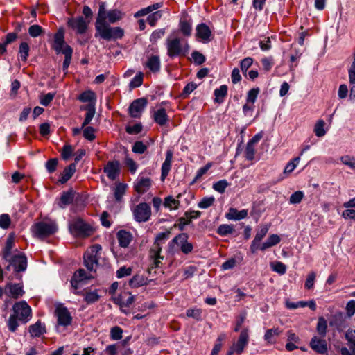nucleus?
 I'll use <instances>...</instances> for the list:
<instances>
[{
    "label": "nucleus",
    "mask_w": 355,
    "mask_h": 355,
    "mask_svg": "<svg viewBox=\"0 0 355 355\" xmlns=\"http://www.w3.org/2000/svg\"><path fill=\"white\" fill-rule=\"evenodd\" d=\"M124 13L118 9L107 10L105 3L101 2L95 22V37L110 41L121 39L124 31L121 27H111L109 24H114L123 19Z\"/></svg>",
    "instance_id": "nucleus-1"
},
{
    "label": "nucleus",
    "mask_w": 355,
    "mask_h": 355,
    "mask_svg": "<svg viewBox=\"0 0 355 355\" xmlns=\"http://www.w3.org/2000/svg\"><path fill=\"white\" fill-rule=\"evenodd\" d=\"M13 313L10 315L8 320V329L14 332L17 330L19 323H27L32 318V310L31 306L24 300L15 303L12 306Z\"/></svg>",
    "instance_id": "nucleus-2"
},
{
    "label": "nucleus",
    "mask_w": 355,
    "mask_h": 355,
    "mask_svg": "<svg viewBox=\"0 0 355 355\" xmlns=\"http://www.w3.org/2000/svg\"><path fill=\"white\" fill-rule=\"evenodd\" d=\"M102 248L95 244L88 249L84 254V264L89 271H95L98 266Z\"/></svg>",
    "instance_id": "nucleus-3"
},
{
    "label": "nucleus",
    "mask_w": 355,
    "mask_h": 355,
    "mask_svg": "<svg viewBox=\"0 0 355 355\" xmlns=\"http://www.w3.org/2000/svg\"><path fill=\"white\" fill-rule=\"evenodd\" d=\"M170 234V231H166L164 232H160L156 236L155 241L150 251V256L153 259V265L156 268L159 266L161 260L164 259V257L160 255L162 251L160 242L168 239Z\"/></svg>",
    "instance_id": "nucleus-4"
},
{
    "label": "nucleus",
    "mask_w": 355,
    "mask_h": 355,
    "mask_svg": "<svg viewBox=\"0 0 355 355\" xmlns=\"http://www.w3.org/2000/svg\"><path fill=\"white\" fill-rule=\"evenodd\" d=\"M69 230L71 234L80 237L88 236L93 232L92 227L80 218H74L70 222Z\"/></svg>",
    "instance_id": "nucleus-5"
},
{
    "label": "nucleus",
    "mask_w": 355,
    "mask_h": 355,
    "mask_svg": "<svg viewBox=\"0 0 355 355\" xmlns=\"http://www.w3.org/2000/svg\"><path fill=\"white\" fill-rule=\"evenodd\" d=\"M57 231V226L53 222H40L33 227V234L40 239L45 238Z\"/></svg>",
    "instance_id": "nucleus-6"
},
{
    "label": "nucleus",
    "mask_w": 355,
    "mask_h": 355,
    "mask_svg": "<svg viewBox=\"0 0 355 355\" xmlns=\"http://www.w3.org/2000/svg\"><path fill=\"white\" fill-rule=\"evenodd\" d=\"M249 340V329L244 328L241 331L237 340L232 343L230 350L238 355L241 354L245 348L248 346Z\"/></svg>",
    "instance_id": "nucleus-7"
},
{
    "label": "nucleus",
    "mask_w": 355,
    "mask_h": 355,
    "mask_svg": "<svg viewBox=\"0 0 355 355\" xmlns=\"http://www.w3.org/2000/svg\"><path fill=\"white\" fill-rule=\"evenodd\" d=\"M166 47L168 55L171 58L184 55L189 49L188 44H186L184 47L182 46L179 38L168 39Z\"/></svg>",
    "instance_id": "nucleus-8"
},
{
    "label": "nucleus",
    "mask_w": 355,
    "mask_h": 355,
    "mask_svg": "<svg viewBox=\"0 0 355 355\" xmlns=\"http://www.w3.org/2000/svg\"><path fill=\"white\" fill-rule=\"evenodd\" d=\"M55 315L57 317L56 329L60 331L61 327H66L71 324L72 317L68 309L63 306H58L55 309Z\"/></svg>",
    "instance_id": "nucleus-9"
},
{
    "label": "nucleus",
    "mask_w": 355,
    "mask_h": 355,
    "mask_svg": "<svg viewBox=\"0 0 355 355\" xmlns=\"http://www.w3.org/2000/svg\"><path fill=\"white\" fill-rule=\"evenodd\" d=\"M175 245L180 246L181 251L186 254L190 253L193 248L192 243L188 242V235L185 233L177 235L169 243L171 248H173Z\"/></svg>",
    "instance_id": "nucleus-10"
},
{
    "label": "nucleus",
    "mask_w": 355,
    "mask_h": 355,
    "mask_svg": "<svg viewBox=\"0 0 355 355\" xmlns=\"http://www.w3.org/2000/svg\"><path fill=\"white\" fill-rule=\"evenodd\" d=\"M16 272H24L27 268V258L22 252H17L7 260Z\"/></svg>",
    "instance_id": "nucleus-11"
},
{
    "label": "nucleus",
    "mask_w": 355,
    "mask_h": 355,
    "mask_svg": "<svg viewBox=\"0 0 355 355\" xmlns=\"http://www.w3.org/2000/svg\"><path fill=\"white\" fill-rule=\"evenodd\" d=\"M270 225L269 224H264L260 225L256 232V235L252 241L250 245V251L252 253H255L258 250H260L261 248V241L265 237L267 234Z\"/></svg>",
    "instance_id": "nucleus-12"
},
{
    "label": "nucleus",
    "mask_w": 355,
    "mask_h": 355,
    "mask_svg": "<svg viewBox=\"0 0 355 355\" xmlns=\"http://www.w3.org/2000/svg\"><path fill=\"white\" fill-rule=\"evenodd\" d=\"M91 277H93L86 276V272L83 269H80L76 271L71 280V286L73 288V293L78 295L82 294L78 289L82 288L85 284V281Z\"/></svg>",
    "instance_id": "nucleus-13"
},
{
    "label": "nucleus",
    "mask_w": 355,
    "mask_h": 355,
    "mask_svg": "<svg viewBox=\"0 0 355 355\" xmlns=\"http://www.w3.org/2000/svg\"><path fill=\"white\" fill-rule=\"evenodd\" d=\"M133 214L137 221L146 222L150 218L151 209L147 203H140L135 208Z\"/></svg>",
    "instance_id": "nucleus-14"
},
{
    "label": "nucleus",
    "mask_w": 355,
    "mask_h": 355,
    "mask_svg": "<svg viewBox=\"0 0 355 355\" xmlns=\"http://www.w3.org/2000/svg\"><path fill=\"white\" fill-rule=\"evenodd\" d=\"M147 105V100L144 98L135 100L130 105L129 114L133 118H139Z\"/></svg>",
    "instance_id": "nucleus-15"
},
{
    "label": "nucleus",
    "mask_w": 355,
    "mask_h": 355,
    "mask_svg": "<svg viewBox=\"0 0 355 355\" xmlns=\"http://www.w3.org/2000/svg\"><path fill=\"white\" fill-rule=\"evenodd\" d=\"M89 22V21H87L83 17H78L69 19L68 26L78 34H83L87 29Z\"/></svg>",
    "instance_id": "nucleus-16"
},
{
    "label": "nucleus",
    "mask_w": 355,
    "mask_h": 355,
    "mask_svg": "<svg viewBox=\"0 0 355 355\" xmlns=\"http://www.w3.org/2000/svg\"><path fill=\"white\" fill-rule=\"evenodd\" d=\"M6 293L14 299H18L24 294L23 286L21 284H8L5 287Z\"/></svg>",
    "instance_id": "nucleus-17"
},
{
    "label": "nucleus",
    "mask_w": 355,
    "mask_h": 355,
    "mask_svg": "<svg viewBox=\"0 0 355 355\" xmlns=\"http://www.w3.org/2000/svg\"><path fill=\"white\" fill-rule=\"evenodd\" d=\"M65 46L68 45L64 42V31L60 29L54 35L53 48L57 53H60L64 50Z\"/></svg>",
    "instance_id": "nucleus-18"
},
{
    "label": "nucleus",
    "mask_w": 355,
    "mask_h": 355,
    "mask_svg": "<svg viewBox=\"0 0 355 355\" xmlns=\"http://www.w3.org/2000/svg\"><path fill=\"white\" fill-rule=\"evenodd\" d=\"M114 300L120 305L121 311L126 313L125 308L129 307L134 302L135 297L129 293H125L123 295L116 297Z\"/></svg>",
    "instance_id": "nucleus-19"
},
{
    "label": "nucleus",
    "mask_w": 355,
    "mask_h": 355,
    "mask_svg": "<svg viewBox=\"0 0 355 355\" xmlns=\"http://www.w3.org/2000/svg\"><path fill=\"white\" fill-rule=\"evenodd\" d=\"M119 162H110L104 168V172L107 177L112 180H115L119 174Z\"/></svg>",
    "instance_id": "nucleus-20"
},
{
    "label": "nucleus",
    "mask_w": 355,
    "mask_h": 355,
    "mask_svg": "<svg viewBox=\"0 0 355 355\" xmlns=\"http://www.w3.org/2000/svg\"><path fill=\"white\" fill-rule=\"evenodd\" d=\"M311 347L318 353L324 354L327 351V342L324 339L314 336L310 342Z\"/></svg>",
    "instance_id": "nucleus-21"
},
{
    "label": "nucleus",
    "mask_w": 355,
    "mask_h": 355,
    "mask_svg": "<svg viewBox=\"0 0 355 355\" xmlns=\"http://www.w3.org/2000/svg\"><path fill=\"white\" fill-rule=\"evenodd\" d=\"M144 67L148 68L153 73L159 71L161 68L159 57L158 55H150L145 62Z\"/></svg>",
    "instance_id": "nucleus-22"
},
{
    "label": "nucleus",
    "mask_w": 355,
    "mask_h": 355,
    "mask_svg": "<svg viewBox=\"0 0 355 355\" xmlns=\"http://www.w3.org/2000/svg\"><path fill=\"white\" fill-rule=\"evenodd\" d=\"M154 121L160 126H163L168 121L169 118L164 108H158L153 114Z\"/></svg>",
    "instance_id": "nucleus-23"
},
{
    "label": "nucleus",
    "mask_w": 355,
    "mask_h": 355,
    "mask_svg": "<svg viewBox=\"0 0 355 355\" xmlns=\"http://www.w3.org/2000/svg\"><path fill=\"white\" fill-rule=\"evenodd\" d=\"M173 152L172 150H167L166 154V159L162 164V174H161V180L164 181L166 176L168 175L171 167V162L173 159Z\"/></svg>",
    "instance_id": "nucleus-24"
},
{
    "label": "nucleus",
    "mask_w": 355,
    "mask_h": 355,
    "mask_svg": "<svg viewBox=\"0 0 355 355\" xmlns=\"http://www.w3.org/2000/svg\"><path fill=\"white\" fill-rule=\"evenodd\" d=\"M151 186V180L148 178H141L136 180L135 189L139 193L146 192Z\"/></svg>",
    "instance_id": "nucleus-25"
},
{
    "label": "nucleus",
    "mask_w": 355,
    "mask_h": 355,
    "mask_svg": "<svg viewBox=\"0 0 355 355\" xmlns=\"http://www.w3.org/2000/svg\"><path fill=\"white\" fill-rule=\"evenodd\" d=\"M196 36L204 42L210 41L211 31L205 24H201L196 27Z\"/></svg>",
    "instance_id": "nucleus-26"
},
{
    "label": "nucleus",
    "mask_w": 355,
    "mask_h": 355,
    "mask_svg": "<svg viewBox=\"0 0 355 355\" xmlns=\"http://www.w3.org/2000/svg\"><path fill=\"white\" fill-rule=\"evenodd\" d=\"M75 196V192L70 189L67 191H64L58 202V206L60 208H64L66 206L70 205L73 201Z\"/></svg>",
    "instance_id": "nucleus-27"
},
{
    "label": "nucleus",
    "mask_w": 355,
    "mask_h": 355,
    "mask_svg": "<svg viewBox=\"0 0 355 355\" xmlns=\"http://www.w3.org/2000/svg\"><path fill=\"white\" fill-rule=\"evenodd\" d=\"M15 248V238L13 236L10 235L6 242V245L2 252L3 259L6 261L8 260L12 257V252Z\"/></svg>",
    "instance_id": "nucleus-28"
},
{
    "label": "nucleus",
    "mask_w": 355,
    "mask_h": 355,
    "mask_svg": "<svg viewBox=\"0 0 355 355\" xmlns=\"http://www.w3.org/2000/svg\"><path fill=\"white\" fill-rule=\"evenodd\" d=\"M81 110L87 111L84 121L82 124V128H85L91 122V121L94 116L96 112L94 103H90L88 104L87 105L82 106Z\"/></svg>",
    "instance_id": "nucleus-29"
},
{
    "label": "nucleus",
    "mask_w": 355,
    "mask_h": 355,
    "mask_svg": "<svg viewBox=\"0 0 355 355\" xmlns=\"http://www.w3.org/2000/svg\"><path fill=\"white\" fill-rule=\"evenodd\" d=\"M28 331L32 337H39L46 332L45 326L40 321L29 327Z\"/></svg>",
    "instance_id": "nucleus-30"
},
{
    "label": "nucleus",
    "mask_w": 355,
    "mask_h": 355,
    "mask_svg": "<svg viewBox=\"0 0 355 355\" xmlns=\"http://www.w3.org/2000/svg\"><path fill=\"white\" fill-rule=\"evenodd\" d=\"M117 239L121 247L127 248L132 240V235L127 231L120 230L117 233Z\"/></svg>",
    "instance_id": "nucleus-31"
},
{
    "label": "nucleus",
    "mask_w": 355,
    "mask_h": 355,
    "mask_svg": "<svg viewBox=\"0 0 355 355\" xmlns=\"http://www.w3.org/2000/svg\"><path fill=\"white\" fill-rule=\"evenodd\" d=\"M248 216V211L243 209L241 211H237L236 209H230L226 217L230 220H239L246 218Z\"/></svg>",
    "instance_id": "nucleus-32"
},
{
    "label": "nucleus",
    "mask_w": 355,
    "mask_h": 355,
    "mask_svg": "<svg viewBox=\"0 0 355 355\" xmlns=\"http://www.w3.org/2000/svg\"><path fill=\"white\" fill-rule=\"evenodd\" d=\"M280 242V237L277 234H271L267 240L261 243L260 250L264 251Z\"/></svg>",
    "instance_id": "nucleus-33"
},
{
    "label": "nucleus",
    "mask_w": 355,
    "mask_h": 355,
    "mask_svg": "<svg viewBox=\"0 0 355 355\" xmlns=\"http://www.w3.org/2000/svg\"><path fill=\"white\" fill-rule=\"evenodd\" d=\"M162 6H163V3H162V2H159V3H154L153 5H150L146 8H142V9L139 10V11H137L135 14V17H139L141 16L146 15L148 13L162 8Z\"/></svg>",
    "instance_id": "nucleus-34"
},
{
    "label": "nucleus",
    "mask_w": 355,
    "mask_h": 355,
    "mask_svg": "<svg viewBox=\"0 0 355 355\" xmlns=\"http://www.w3.org/2000/svg\"><path fill=\"white\" fill-rule=\"evenodd\" d=\"M64 55V60L63 62L62 69L66 73L67 72L68 67L71 63V60L73 53V49L69 46H65L64 50L62 53Z\"/></svg>",
    "instance_id": "nucleus-35"
},
{
    "label": "nucleus",
    "mask_w": 355,
    "mask_h": 355,
    "mask_svg": "<svg viewBox=\"0 0 355 355\" xmlns=\"http://www.w3.org/2000/svg\"><path fill=\"white\" fill-rule=\"evenodd\" d=\"M280 333L281 331L278 328L268 329L264 335V340L268 343H275L276 342V338Z\"/></svg>",
    "instance_id": "nucleus-36"
},
{
    "label": "nucleus",
    "mask_w": 355,
    "mask_h": 355,
    "mask_svg": "<svg viewBox=\"0 0 355 355\" xmlns=\"http://www.w3.org/2000/svg\"><path fill=\"white\" fill-rule=\"evenodd\" d=\"M78 99L83 103H94L96 101V96L95 93L93 92L91 90L85 91L83 92L78 97Z\"/></svg>",
    "instance_id": "nucleus-37"
},
{
    "label": "nucleus",
    "mask_w": 355,
    "mask_h": 355,
    "mask_svg": "<svg viewBox=\"0 0 355 355\" xmlns=\"http://www.w3.org/2000/svg\"><path fill=\"white\" fill-rule=\"evenodd\" d=\"M227 94V87L225 85H221L219 88L215 89L214 96L215 101L221 103L224 101V98Z\"/></svg>",
    "instance_id": "nucleus-38"
},
{
    "label": "nucleus",
    "mask_w": 355,
    "mask_h": 355,
    "mask_svg": "<svg viewBox=\"0 0 355 355\" xmlns=\"http://www.w3.org/2000/svg\"><path fill=\"white\" fill-rule=\"evenodd\" d=\"M76 171V164H71L68 167L65 168L63 171L62 176L60 179L61 183H65L67 182Z\"/></svg>",
    "instance_id": "nucleus-39"
},
{
    "label": "nucleus",
    "mask_w": 355,
    "mask_h": 355,
    "mask_svg": "<svg viewBox=\"0 0 355 355\" xmlns=\"http://www.w3.org/2000/svg\"><path fill=\"white\" fill-rule=\"evenodd\" d=\"M146 284V279L141 275H135L129 281L131 288H137Z\"/></svg>",
    "instance_id": "nucleus-40"
},
{
    "label": "nucleus",
    "mask_w": 355,
    "mask_h": 355,
    "mask_svg": "<svg viewBox=\"0 0 355 355\" xmlns=\"http://www.w3.org/2000/svg\"><path fill=\"white\" fill-rule=\"evenodd\" d=\"M164 206L170 210L177 209L180 206V201L170 196L165 198Z\"/></svg>",
    "instance_id": "nucleus-41"
},
{
    "label": "nucleus",
    "mask_w": 355,
    "mask_h": 355,
    "mask_svg": "<svg viewBox=\"0 0 355 355\" xmlns=\"http://www.w3.org/2000/svg\"><path fill=\"white\" fill-rule=\"evenodd\" d=\"M300 157H297L288 162L284 168V173L290 174L292 173L300 163Z\"/></svg>",
    "instance_id": "nucleus-42"
},
{
    "label": "nucleus",
    "mask_w": 355,
    "mask_h": 355,
    "mask_svg": "<svg viewBox=\"0 0 355 355\" xmlns=\"http://www.w3.org/2000/svg\"><path fill=\"white\" fill-rule=\"evenodd\" d=\"M226 338L225 334H220L217 339L216 343H215L212 351L211 352V355H218V352L220 351L223 346V341Z\"/></svg>",
    "instance_id": "nucleus-43"
},
{
    "label": "nucleus",
    "mask_w": 355,
    "mask_h": 355,
    "mask_svg": "<svg viewBox=\"0 0 355 355\" xmlns=\"http://www.w3.org/2000/svg\"><path fill=\"white\" fill-rule=\"evenodd\" d=\"M327 322L326 320L320 317L318 319L317 324V331L322 337H324L327 333Z\"/></svg>",
    "instance_id": "nucleus-44"
},
{
    "label": "nucleus",
    "mask_w": 355,
    "mask_h": 355,
    "mask_svg": "<svg viewBox=\"0 0 355 355\" xmlns=\"http://www.w3.org/2000/svg\"><path fill=\"white\" fill-rule=\"evenodd\" d=\"M325 122L323 120H318L314 126V132L317 137H321L325 135Z\"/></svg>",
    "instance_id": "nucleus-45"
},
{
    "label": "nucleus",
    "mask_w": 355,
    "mask_h": 355,
    "mask_svg": "<svg viewBox=\"0 0 355 355\" xmlns=\"http://www.w3.org/2000/svg\"><path fill=\"white\" fill-rule=\"evenodd\" d=\"M215 202L214 196L205 197L198 203V207L200 209H207L213 205Z\"/></svg>",
    "instance_id": "nucleus-46"
},
{
    "label": "nucleus",
    "mask_w": 355,
    "mask_h": 355,
    "mask_svg": "<svg viewBox=\"0 0 355 355\" xmlns=\"http://www.w3.org/2000/svg\"><path fill=\"white\" fill-rule=\"evenodd\" d=\"M144 73L142 72H139L136 74V76L132 78L129 84V87L131 89L136 88L140 87L143 83Z\"/></svg>",
    "instance_id": "nucleus-47"
},
{
    "label": "nucleus",
    "mask_w": 355,
    "mask_h": 355,
    "mask_svg": "<svg viewBox=\"0 0 355 355\" xmlns=\"http://www.w3.org/2000/svg\"><path fill=\"white\" fill-rule=\"evenodd\" d=\"M340 160L344 165L355 169V157L346 155L341 156Z\"/></svg>",
    "instance_id": "nucleus-48"
},
{
    "label": "nucleus",
    "mask_w": 355,
    "mask_h": 355,
    "mask_svg": "<svg viewBox=\"0 0 355 355\" xmlns=\"http://www.w3.org/2000/svg\"><path fill=\"white\" fill-rule=\"evenodd\" d=\"M234 227L230 225H220L217 230V233L221 236H226L233 233Z\"/></svg>",
    "instance_id": "nucleus-49"
},
{
    "label": "nucleus",
    "mask_w": 355,
    "mask_h": 355,
    "mask_svg": "<svg viewBox=\"0 0 355 355\" xmlns=\"http://www.w3.org/2000/svg\"><path fill=\"white\" fill-rule=\"evenodd\" d=\"M229 186V183L226 180H219L213 184V189L220 193H223L226 188Z\"/></svg>",
    "instance_id": "nucleus-50"
},
{
    "label": "nucleus",
    "mask_w": 355,
    "mask_h": 355,
    "mask_svg": "<svg viewBox=\"0 0 355 355\" xmlns=\"http://www.w3.org/2000/svg\"><path fill=\"white\" fill-rule=\"evenodd\" d=\"M28 52H29L28 44L26 42H21L19 46V53L20 55L21 60L24 62H26L27 60V58L28 57Z\"/></svg>",
    "instance_id": "nucleus-51"
},
{
    "label": "nucleus",
    "mask_w": 355,
    "mask_h": 355,
    "mask_svg": "<svg viewBox=\"0 0 355 355\" xmlns=\"http://www.w3.org/2000/svg\"><path fill=\"white\" fill-rule=\"evenodd\" d=\"M271 268L273 271L284 275L286 271V266L285 264L280 261H275L271 263Z\"/></svg>",
    "instance_id": "nucleus-52"
},
{
    "label": "nucleus",
    "mask_w": 355,
    "mask_h": 355,
    "mask_svg": "<svg viewBox=\"0 0 355 355\" xmlns=\"http://www.w3.org/2000/svg\"><path fill=\"white\" fill-rule=\"evenodd\" d=\"M259 93V88H253L251 89L247 95V103H251L252 105H254V103L256 101V99L257 98V96Z\"/></svg>",
    "instance_id": "nucleus-53"
},
{
    "label": "nucleus",
    "mask_w": 355,
    "mask_h": 355,
    "mask_svg": "<svg viewBox=\"0 0 355 355\" xmlns=\"http://www.w3.org/2000/svg\"><path fill=\"white\" fill-rule=\"evenodd\" d=\"M123 334V330L121 327L116 326L110 330V338L114 340H118L121 339Z\"/></svg>",
    "instance_id": "nucleus-54"
},
{
    "label": "nucleus",
    "mask_w": 355,
    "mask_h": 355,
    "mask_svg": "<svg viewBox=\"0 0 355 355\" xmlns=\"http://www.w3.org/2000/svg\"><path fill=\"white\" fill-rule=\"evenodd\" d=\"M162 16V11H156L148 17L147 21L151 26H155L157 21L161 19Z\"/></svg>",
    "instance_id": "nucleus-55"
},
{
    "label": "nucleus",
    "mask_w": 355,
    "mask_h": 355,
    "mask_svg": "<svg viewBox=\"0 0 355 355\" xmlns=\"http://www.w3.org/2000/svg\"><path fill=\"white\" fill-rule=\"evenodd\" d=\"M345 338L350 345V348L355 351V330H347L345 334Z\"/></svg>",
    "instance_id": "nucleus-56"
},
{
    "label": "nucleus",
    "mask_w": 355,
    "mask_h": 355,
    "mask_svg": "<svg viewBox=\"0 0 355 355\" xmlns=\"http://www.w3.org/2000/svg\"><path fill=\"white\" fill-rule=\"evenodd\" d=\"M304 198V193L301 191L294 192L289 198V202L291 204H298Z\"/></svg>",
    "instance_id": "nucleus-57"
},
{
    "label": "nucleus",
    "mask_w": 355,
    "mask_h": 355,
    "mask_svg": "<svg viewBox=\"0 0 355 355\" xmlns=\"http://www.w3.org/2000/svg\"><path fill=\"white\" fill-rule=\"evenodd\" d=\"M147 149V146L142 141H136L132 146V150L138 154L144 153Z\"/></svg>",
    "instance_id": "nucleus-58"
},
{
    "label": "nucleus",
    "mask_w": 355,
    "mask_h": 355,
    "mask_svg": "<svg viewBox=\"0 0 355 355\" xmlns=\"http://www.w3.org/2000/svg\"><path fill=\"white\" fill-rule=\"evenodd\" d=\"M126 185L119 184L114 189V196L116 200H120L123 195L125 193Z\"/></svg>",
    "instance_id": "nucleus-59"
},
{
    "label": "nucleus",
    "mask_w": 355,
    "mask_h": 355,
    "mask_svg": "<svg viewBox=\"0 0 355 355\" xmlns=\"http://www.w3.org/2000/svg\"><path fill=\"white\" fill-rule=\"evenodd\" d=\"M191 24L189 21H180V30L184 35L189 36L191 33Z\"/></svg>",
    "instance_id": "nucleus-60"
},
{
    "label": "nucleus",
    "mask_w": 355,
    "mask_h": 355,
    "mask_svg": "<svg viewBox=\"0 0 355 355\" xmlns=\"http://www.w3.org/2000/svg\"><path fill=\"white\" fill-rule=\"evenodd\" d=\"M165 34V31L164 28L162 29H157L154 31L150 37V42L155 43L157 42V40L160 38H162Z\"/></svg>",
    "instance_id": "nucleus-61"
},
{
    "label": "nucleus",
    "mask_w": 355,
    "mask_h": 355,
    "mask_svg": "<svg viewBox=\"0 0 355 355\" xmlns=\"http://www.w3.org/2000/svg\"><path fill=\"white\" fill-rule=\"evenodd\" d=\"M10 218L7 214H3L0 216V227L2 229H8L10 225Z\"/></svg>",
    "instance_id": "nucleus-62"
},
{
    "label": "nucleus",
    "mask_w": 355,
    "mask_h": 355,
    "mask_svg": "<svg viewBox=\"0 0 355 355\" xmlns=\"http://www.w3.org/2000/svg\"><path fill=\"white\" fill-rule=\"evenodd\" d=\"M255 149L252 143H248L245 148V158L248 160H252L254 157Z\"/></svg>",
    "instance_id": "nucleus-63"
},
{
    "label": "nucleus",
    "mask_w": 355,
    "mask_h": 355,
    "mask_svg": "<svg viewBox=\"0 0 355 355\" xmlns=\"http://www.w3.org/2000/svg\"><path fill=\"white\" fill-rule=\"evenodd\" d=\"M349 82L350 84H355V53L354 55L353 62L348 70Z\"/></svg>",
    "instance_id": "nucleus-64"
}]
</instances>
